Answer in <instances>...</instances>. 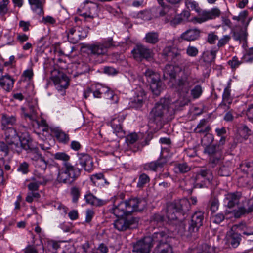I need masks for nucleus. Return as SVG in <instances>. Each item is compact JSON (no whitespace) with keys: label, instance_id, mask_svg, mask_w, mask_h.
I'll return each mask as SVG.
<instances>
[{"label":"nucleus","instance_id":"nucleus-1","mask_svg":"<svg viewBox=\"0 0 253 253\" xmlns=\"http://www.w3.org/2000/svg\"><path fill=\"white\" fill-rule=\"evenodd\" d=\"M176 76L177 72L174 66L166 65L163 71V78L164 79H169L171 82L175 81L173 85L180 92L188 93L191 86L198 82V79L187 66L183 68L182 74L177 80H176Z\"/></svg>","mask_w":253,"mask_h":253},{"label":"nucleus","instance_id":"nucleus-2","mask_svg":"<svg viewBox=\"0 0 253 253\" xmlns=\"http://www.w3.org/2000/svg\"><path fill=\"white\" fill-rule=\"evenodd\" d=\"M170 104L169 98H161L150 112V121L155 124L158 128H161L174 114V109Z\"/></svg>","mask_w":253,"mask_h":253},{"label":"nucleus","instance_id":"nucleus-3","mask_svg":"<svg viewBox=\"0 0 253 253\" xmlns=\"http://www.w3.org/2000/svg\"><path fill=\"white\" fill-rule=\"evenodd\" d=\"M54 158L65 161L63 166L59 169L57 180L59 183L72 184L80 175L81 169L67 162L70 157L65 153H56Z\"/></svg>","mask_w":253,"mask_h":253},{"label":"nucleus","instance_id":"nucleus-4","mask_svg":"<svg viewBox=\"0 0 253 253\" xmlns=\"http://www.w3.org/2000/svg\"><path fill=\"white\" fill-rule=\"evenodd\" d=\"M248 11L244 10L238 15V22H241L243 26L240 33H238V41L244 50V55L242 57V62H251L253 60V47L247 49V27L251 19H247Z\"/></svg>","mask_w":253,"mask_h":253},{"label":"nucleus","instance_id":"nucleus-5","mask_svg":"<svg viewBox=\"0 0 253 253\" xmlns=\"http://www.w3.org/2000/svg\"><path fill=\"white\" fill-rule=\"evenodd\" d=\"M151 14L154 18H161L165 23L169 22L170 25L173 27L183 21V18L180 15H175L174 9L168 6L153 7Z\"/></svg>","mask_w":253,"mask_h":253},{"label":"nucleus","instance_id":"nucleus-6","mask_svg":"<svg viewBox=\"0 0 253 253\" xmlns=\"http://www.w3.org/2000/svg\"><path fill=\"white\" fill-rule=\"evenodd\" d=\"M191 203L186 198L176 200L168 203L166 211V216L168 220H176L177 213L184 215L189 211Z\"/></svg>","mask_w":253,"mask_h":253},{"label":"nucleus","instance_id":"nucleus-7","mask_svg":"<svg viewBox=\"0 0 253 253\" xmlns=\"http://www.w3.org/2000/svg\"><path fill=\"white\" fill-rule=\"evenodd\" d=\"M171 238L164 231L153 234L154 245L156 244L155 252L158 253H172V249L169 244Z\"/></svg>","mask_w":253,"mask_h":253},{"label":"nucleus","instance_id":"nucleus-8","mask_svg":"<svg viewBox=\"0 0 253 253\" xmlns=\"http://www.w3.org/2000/svg\"><path fill=\"white\" fill-rule=\"evenodd\" d=\"M213 178L212 171L208 169H201L191 177L195 188H202L210 184Z\"/></svg>","mask_w":253,"mask_h":253},{"label":"nucleus","instance_id":"nucleus-9","mask_svg":"<svg viewBox=\"0 0 253 253\" xmlns=\"http://www.w3.org/2000/svg\"><path fill=\"white\" fill-rule=\"evenodd\" d=\"M144 75L150 84V89L153 94L157 96H159L165 87L160 80L159 74L150 69H147Z\"/></svg>","mask_w":253,"mask_h":253},{"label":"nucleus","instance_id":"nucleus-10","mask_svg":"<svg viewBox=\"0 0 253 253\" xmlns=\"http://www.w3.org/2000/svg\"><path fill=\"white\" fill-rule=\"evenodd\" d=\"M49 152L45 153L43 156L38 148L31 149L28 152V157L32 161L33 165L41 170L44 171L47 166L48 161L45 159V156H47Z\"/></svg>","mask_w":253,"mask_h":253},{"label":"nucleus","instance_id":"nucleus-11","mask_svg":"<svg viewBox=\"0 0 253 253\" xmlns=\"http://www.w3.org/2000/svg\"><path fill=\"white\" fill-rule=\"evenodd\" d=\"M114 46L113 39L111 38L103 42H97L89 44L87 46V48L92 55L98 57L106 55L108 49Z\"/></svg>","mask_w":253,"mask_h":253},{"label":"nucleus","instance_id":"nucleus-12","mask_svg":"<svg viewBox=\"0 0 253 253\" xmlns=\"http://www.w3.org/2000/svg\"><path fill=\"white\" fill-rule=\"evenodd\" d=\"M154 245L153 234L152 236H146L133 243V253H150Z\"/></svg>","mask_w":253,"mask_h":253},{"label":"nucleus","instance_id":"nucleus-13","mask_svg":"<svg viewBox=\"0 0 253 253\" xmlns=\"http://www.w3.org/2000/svg\"><path fill=\"white\" fill-rule=\"evenodd\" d=\"M97 5L91 1L86 0L82 4L78 9L80 16L85 19L90 18L93 19L97 15Z\"/></svg>","mask_w":253,"mask_h":253},{"label":"nucleus","instance_id":"nucleus-14","mask_svg":"<svg viewBox=\"0 0 253 253\" xmlns=\"http://www.w3.org/2000/svg\"><path fill=\"white\" fill-rule=\"evenodd\" d=\"M138 219L134 217L123 218V217L117 219L114 223V227L120 231H126L128 229H133L137 227Z\"/></svg>","mask_w":253,"mask_h":253},{"label":"nucleus","instance_id":"nucleus-15","mask_svg":"<svg viewBox=\"0 0 253 253\" xmlns=\"http://www.w3.org/2000/svg\"><path fill=\"white\" fill-rule=\"evenodd\" d=\"M181 50L171 46L166 47L163 51V55L167 61L176 64H181L183 59L181 54Z\"/></svg>","mask_w":253,"mask_h":253},{"label":"nucleus","instance_id":"nucleus-16","mask_svg":"<svg viewBox=\"0 0 253 253\" xmlns=\"http://www.w3.org/2000/svg\"><path fill=\"white\" fill-rule=\"evenodd\" d=\"M88 28L75 27L69 29L67 37L69 41L73 43H77L81 39L86 38Z\"/></svg>","mask_w":253,"mask_h":253},{"label":"nucleus","instance_id":"nucleus-17","mask_svg":"<svg viewBox=\"0 0 253 253\" xmlns=\"http://www.w3.org/2000/svg\"><path fill=\"white\" fill-rule=\"evenodd\" d=\"M134 58L137 61L145 59L149 60L153 58V51L142 44H137L131 51Z\"/></svg>","mask_w":253,"mask_h":253},{"label":"nucleus","instance_id":"nucleus-18","mask_svg":"<svg viewBox=\"0 0 253 253\" xmlns=\"http://www.w3.org/2000/svg\"><path fill=\"white\" fill-rule=\"evenodd\" d=\"M112 210L113 214L118 217H122L131 213L130 208L128 206L127 200L120 201L115 200Z\"/></svg>","mask_w":253,"mask_h":253},{"label":"nucleus","instance_id":"nucleus-19","mask_svg":"<svg viewBox=\"0 0 253 253\" xmlns=\"http://www.w3.org/2000/svg\"><path fill=\"white\" fill-rule=\"evenodd\" d=\"M204 220V213L201 211L195 212L191 216L188 231L190 234L197 232L202 226Z\"/></svg>","mask_w":253,"mask_h":253},{"label":"nucleus","instance_id":"nucleus-20","mask_svg":"<svg viewBox=\"0 0 253 253\" xmlns=\"http://www.w3.org/2000/svg\"><path fill=\"white\" fill-rule=\"evenodd\" d=\"M124 119L125 117L123 115H115L110 122L114 133L120 137H123L125 134L122 125Z\"/></svg>","mask_w":253,"mask_h":253},{"label":"nucleus","instance_id":"nucleus-21","mask_svg":"<svg viewBox=\"0 0 253 253\" xmlns=\"http://www.w3.org/2000/svg\"><path fill=\"white\" fill-rule=\"evenodd\" d=\"M220 14V10L218 8H215L209 11H203L201 13L199 14V17H194V20L197 22L201 23L208 20L213 19L216 17H218Z\"/></svg>","mask_w":253,"mask_h":253},{"label":"nucleus","instance_id":"nucleus-22","mask_svg":"<svg viewBox=\"0 0 253 253\" xmlns=\"http://www.w3.org/2000/svg\"><path fill=\"white\" fill-rule=\"evenodd\" d=\"M127 201L128 206L130 208L131 213L133 212L143 211L147 205L146 201L142 198H130Z\"/></svg>","mask_w":253,"mask_h":253},{"label":"nucleus","instance_id":"nucleus-23","mask_svg":"<svg viewBox=\"0 0 253 253\" xmlns=\"http://www.w3.org/2000/svg\"><path fill=\"white\" fill-rule=\"evenodd\" d=\"M53 81L58 91H62L66 89L69 84V79L64 74H59L53 78Z\"/></svg>","mask_w":253,"mask_h":253},{"label":"nucleus","instance_id":"nucleus-24","mask_svg":"<svg viewBox=\"0 0 253 253\" xmlns=\"http://www.w3.org/2000/svg\"><path fill=\"white\" fill-rule=\"evenodd\" d=\"M226 244L230 248L237 247V225H233L227 232L226 236Z\"/></svg>","mask_w":253,"mask_h":253},{"label":"nucleus","instance_id":"nucleus-25","mask_svg":"<svg viewBox=\"0 0 253 253\" xmlns=\"http://www.w3.org/2000/svg\"><path fill=\"white\" fill-rule=\"evenodd\" d=\"M78 158L80 164L85 171L90 172L93 169V161L91 158L86 154H79Z\"/></svg>","mask_w":253,"mask_h":253},{"label":"nucleus","instance_id":"nucleus-26","mask_svg":"<svg viewBox=\"0 0 253 253\" xmlns=\"http://www.w3.org/2000/svg\"><path fill=\"white\" fill-rule=\"evenodd\" d=\"M167 163L166 159L160 158L155 161H152L143 165V169L146 170L156 171L159 168H162Z\"/></svg>","mask_w":253,"mask_h":253},{"label":"nucleus","instance_id":"nucleus-27","mask_svg":"<svg viewBox=\"0 0 253 253\" xmlns=\"http://www.w3.org/2000/svg\"><path fill=\"white\" fill-rule=\"evenodd\" d=\"M84 199L86 203L96 207L101 206L106 204L105 200L97 198L90 192L84 195Z\"/></svg>","mask_w":253,"mask_h":253},{"label":"nucleus","instance_id":"nucleus-28","mask_svg":"<svg viewBox=\"0 0 253 253\" xmlns=\"http://www.w3.org/2000/svg\"><path fill=\"white\" fill-rule=\"evenodd\" d=\"M145 94L143 90L139 91L135 95L133 98L131 99V106L135 108L138 109L141 108L143 104L145 98Z\"/></svg>","mask_w":253,"mask_h":253},{"label":"nucleus","instance_id":"nucleus-29","mask_svg":"<svg viewBox=\"0 0 253 253\" xmlns=\"http://www.w3.org/2000/svg\"><path fill=\"white\" fill-rule=\"evenodd\" d=\"M16 117L15 115H9L6 114H2L1 116V128L7 129L9 126H13L16 124Z\"/></svg>","mask_w":253,"mask_h":253},{"label":"nucleus","instance_id":"nucleus-30","mask_svg":"<svg viewBox=\"0 0 253 253\" xmlns=\"http://www.w3.org/2000/svg\"><path fill=\"white\" fill-rule=\"evenodd\" d=\"M64 244L65 243L63 242L51 241L48 243V246L55 250L56 253H69L67 250L69 249V247H71V246L68 245L67 247Z\"/></svg>","mask_w":253,"mask_h":253},{"label":"nucleus","instance_id":"nucleus-31","mask_svg":"<svg viewBox=\"0 0 253 253\" xmlns=\"http://www.w3.org/2000/svg\"><path fill=\"white\" fill-rule=\"evenodd\" d=\"M243 172L244 174H248L253 176V161H244L240 164L238 168V173Z\"/></svg>","mask_w":253,"mask_h":253},{"label":"nucleus","instance_id":"nucleus-32","mask_svg":"<svg viewBox=\"0 0 253 253\" xmlns=\"http://www.w3.org/2000/svg\"><path fill=\"white\" fill-rule=\"evenodd\" d=\"M14 80L8 74L4 75L0 80V86L7 91H9L13 87Z\"/></svg>","mask_w":253,"mask_h":253},{"label":"nucleus","instance_id":"nucleus-33","mask_svg":"<svg viewBox=\"0 0 253 253\" xmlns=\"http://www.w3.org/2000/svg\"><path fill=\"white\" fill-rule=\"evenodd\" d=\"M2 130L5 131V139L8 144H11L14 141H17L19 138L16 130L13 128L9 127Z\"/></svg>","mask_w":253,"mask_h":253},{"label":"nucleus","instance_id":"nucleus-34","mask_svg":"<svg viewBox=\"0 0 253 253\" xmlns=\"http://www.w3.org/2000/svg\"><path fill=\"white\" fill-rule=\"evenodd\" d=\"M90 178L93 185L96 186L101 187L105 185H108L109 184V183L104 178V175L101 173L92 175Z\"/></svg>","mask_w":253,"mask_h":253},{"label":"nucleus","instance_id":"nucleus-35","mask_svg":"<svg viewBox=\"0 0 253 253\" xmlns=\"http://www.w3.org/2000/svg\"><path fill=\"white\" fill-rule=\"evenodd\" d=\"M200 33V31L196 29H189L184 32L181 37L188 41H194L199 37Z\"/></svg>","mask_w":253,"mask_h":253},{"label":"nucleus","instance_id":"nucleus-36","mask_svg":"<svg viewBox=\"0 0 253 253\" xmlns=\"http://www.w3.org/2000/svg\"><path fill=\"white\" fill-rule=\"evenodd\" d=\"M224 203L228 208H233L237 204V195L235 193H229L226 194Z\"/></svg>","mask_w":253,"mask_h":253},{"label":"nucleus","instance_id":"nucleus-37","mask_svg":"<svg viewBox=\"0 0 253 253\" xmlns=\"http://www.w3.org/2000/svg\"><path fill=\"white\" fill-rule=\"evenodd\" d=\"M246 205L238 208V217L240 215L253 211V198L245 202Z\"/></svg>","mask_w":253,"mask_h":253},{"label":"nucleus","instance_id":"nucleus-38","mask_svg":"<svg viewBox=\"0 0 253 253\" xmlns=\"http://www.w3.org/2000/svg\"><path fill=\"white\" fill-rule=\"evenodd\" d=\"M32 10L36 14L41 15L43 13L42 0H28Z\"/></svg>","mask_w":253,"mask_h":253},{"label":"nucleus","instance_id":"nucleus-39","mask_svg":"<svg viewBox=\"0 0 253 253\" xmlns=\"http://www.w3.org/2000/svg\"><path fill=\"white\" fill-rule=\"evenodd\" d=\"M159 35L157 32H149L147 33L144 38V41L148 43L155 44L159 41Z\"/></svg>","mask_w":253,"mask_h":253},{"label":"nucleus","instance_id":"nucleus-40","mask_svg":"<svg viewBox=\"0 0 253 253\" xmlns=\"http://www.w3.org/2000/svg\"><path fill=\"white\" fill-rule=\"evenodd\" d=\"M10 148L14 151L17 153H20L22 149H27L29 148L28 145L23 144L19 138L18 139L17 141H13L11 144H8Z\"/></svg>","mask_w":253,"mask_h":253},{"label":"nucleus","instance_id":"nucleus-41","mask_svg":"<svg viewBox=\"0 0 253 253\" xmlns=\"http://www.w3.org/2000/svg\"><path fill=\"white\" fill-rule=\"evenodd\" d=\"M92 93L94 97L101 98L102 94H104L108 90V87L100 84L92 85Z\"/></svg>","mask_w":253,"mask_h":253},{"label":"nucleus","instance_id":"nucleus-42","mask_svg":"<svg viewBox=\"0 0 253 253\" xmlns=\"http://www.w3.org/2000/svg\"><path fill=\"white\" fill-rule=\"evenodd\" d=\"M210 130L209 126L206 125V121L203 119L200 121L199 123L197 125L196 127L194 129V131L197 133H207Z\"/></svg>","mask_w":253,"mask_h":253},{"label":"nucleus","instance_id":"nucleus-43","mask_svg":"<svg viewBox=\"0 0 253 253\" xmlns=\"http://www.w3.org/2000/svg\"><path fill=\"white\" fill-rule=\"evenodd\" d=\"M53 133L59 142L66 143L69 141V137L68 134L59 129H54Z\"/></svg>","mask_w":253,"mask_h":253},{"label":"nucleus","instance_id":"nucleus-44","mask_svg":"<svg viewBox=\"0 0 253 253\" xmlns=\"http://www.w3.org/2000/svg\"><path fill=\"white\" fill-rule=\"evenodd\" d=\"M241 177L242 178L240 179V181H238V183H241L242 186H246L248 188H253V176L248 174H244V175Z\"/></svg>","mask_w":253,"mask_h":253},{"label":"nucleus","instance_id":"nucleus-45","mask_svg":"<svg viewBox=\"0 0 253 253\" xmlns=\"http://www.w3.org/2000/svg\"><path fill=\"white\" fill-rule=\"evenodd\" d=\"M232 99L230 97V91L228 87H225L224 89V92L222 95V102L219 105V106L222 107L226 106V103L230 104Z\"/></svg>","mask_w":253,"mask_h":253},{"label":"nucleus","instance_id":"nucleus-46","mask_svg":"<svg viewBox=\"0 0 253 253\" xmlns=\"http://www.w3.org/2000/svg\"><path fill=\"white\" fill-rule=\"evenodd\" d=\"M221 150V148L219 145H206L204 149V153L208 154L209 155H212L219 152Z\"/></svg>","mask_w":253,"mask_h":253},{"label":"nucleus","instance_id":"nucleus-47","mask_svg":"<svg viewBox=\"0 0 253 253\" xmlns=\"http://www.w3.org/2000/svg\"><path fill=\"white\" fill-rule=\"evenodd\" d=\"M29 111H27L24 107H22V114L25 118H28L30 120H33L34 119V115H35L36 111L34 108L32 106H29Z\"/></svg>","mask_w":253,"mask_h":253},{"label":"nucleus","instance_id":"nucleus-48","mask_svg":"<svg viewBox=\"0 0 253 253\" xmlns=\"http://www.w3.org/2000/svg\"><path fill=\"white\" fill-rule=\"evenodd\" d=\"M80 189L77 186H73L70 189V193L72 197V201L77 203L80 196Z\"/></svg>","mask_w":253,"mask_h":253},{"label":"nucleus","instance_id":"nucleus-49","mask_svg":"<svg viewBox=\"0 0 253 253\" xmlns=\"http://www.w3.org/2000/svg\"><path fill=\"white\" fill-rule=\"evenodd\" d=\"M185 5L189 10H195L197 12H200V7L198 4L195 1L191 0H186Z\"/></svg>","mask_w":253,"mask_h":253},{"label":"nucleus","instance_id":"nucleus-50","mask_svg":"<svg viewBox=\"0 0 253 253\" xmlns=\"http://www.w3.org/2000/svg\"><path fill=\"white\" fill-rule=\"evenodd\" d=\"M232 169L228 166L223 165L220 167L217 173L220 176H229L231 174Z\"/></svg>","mask_w":253,"mask_h":253},{"label":"nucleus","instance_id":"nucleus-51","mask_svg":"<svg viewBox=\"0 0 253 253\" xmlns=\"http://www.w3.org/2000/svg\"><path fill=\"white\" fill-rule=\"evenodd\" d=\"M150 181V178L145 173H142L139 175L138 181L137 185L138 187H142L144 185L148 183Z\"/></svg>","mask_w":253,"mask_h":253},{"label":"nucleus","instance_id":"nucleus-52","mask_svg":"<svg viewBox=\"0 0 253 253\" xmlns=\"http://www.w3.org/2000/svg\"><path fill=\"white\" fill-rule=\"evenodd\" d=\"M202 92V87L199 85H197L191 90V94L193 98L196 99L201 96Z\"/></svg>","mask_w":253,"mask_h":253},{"label":"nucleus","instance_id":"nucleus-53","mask_svg":"<svg viewBox=\"0 0 253 253\" xmlns=\"http://www.w3.org/2000/svg\"><path fill=\"white\" fill-rule=\"evenodd\" d=\"M201 253H216V249L214 247L204 244L201 246Z\"/></svg>","mask_w":253,"mask_h":253},{"label":"nucleus","instance_id":"nucleus-54","mask_svg":"<svg viewBox=\"0 0 253 253\" xmlns=\"http://www.w3.org/2000/svg\"><path fill=\"white\" fill-rule=\"evenodd\" d=\"M33 180L36 181V182H38V183H39L40 185H45L48 181V180L46 177L40 173L36 174L33 178Z\"/></svg>","mask_w":253,"mask_h":253},{"label":"nucleus","instance_id":"nucleus-55","mask_svg":"<svg viewBox=\"0 0 253 253\" xmlns=\"http://www.w3.org/2000/svg\"><path fill=\"white\" fill-rule=\"evenodd\" d=\"M214 138L212 135L210 133H206L205 136L201 139V143L206 146L210 144L213 141Z\"/></svg>","mask_w":253,"mask_h":253},{"label":"nucleus","instance_id":"nucleus-56","mask_svg":"<svg viewBox=\"0 0 253 253\" xmlns=\"http://www.w3.org/2000/svg\"><path fill=\"white\" fill-rule=\"evenodd\" d=\"M8 154V148L7 145L3 142L0 141V155L2 159Z\"/></svg>","mask_w":253,"mask_h":253},{"label":"nucleus","instance_id":"nucleus-57","mask_svg":"<svg viewBox=\"0 0 253 253\" xmlns=\"http://www.w3.org/2000/svg\"><path fill=\"white\" fill-rule=\"evenodd\" d=\"M9 2V0H2L0 2V15H3L7 12V5Z\"/></svg>","mask_w":253,"mask_h":253},{"label":"nucleus","instance_id":"nucleus-58","mask_svg":"<svg viewBox=\"0 0 253 253\" xmlns=\"http://www.w3.org/2000/svg\"><path fill=\"white\" fill-rule=\"evenodd\" d=\"M239 135L243 139L246 140L250 135V130L247 126H244L240 129Z\"/></svg>","mask_w":253,"mask_h":253},{"label":"nucleus","instance_id":"nucleus-59","mask_svg":"<svg viewBox=\"0 0 253 253\" xmlns=\"http://www.w3.org/2000/svg\"><path fill=\"white\" fill-rule=\"evenodd\" d=\"M43 250L42 246H39V249L37 247L32 245L27 246L24 250V253H39V250Z\"/></svg>","mask_w":253,"mask_h":253},{"label":"nucleus","instance_id":"nucleus-60","mask_svg":"<svg viewBox=\"0 0 253 253\" xmlns=\"http://www.w3.org/2000/svg\"><path fill=\"white\" fill-rule=\"evenodd\" d=\"M210 209L212 212H215L218 209L219 201L217 199L214 198L211 200L210 202Z\"/></svg>","mask_w":253,"mask_h":253},{"label":"nucleus","instance_id":"nucleus-61","mask_svg":"<svg viewBox=\"0 0 253 253\" xmlns=\"http://www.w3.org/2000/svg\"><path fill=\"white\" fill-rule=\"evenodd\" d=\"M104 95L106 99L114 101L115 102H117V95L114 93L113 91L110 90L108 88V90L106 92H104Z\"/></svg>","mask_w":253,"mask_h":253},{"label":"nucleus","instance_id":"nucleus-62","mask_svg":"<svg viewBox=\"0 0 253 253\" xmlns=\"http://www.w3.org/2000/svg\"><path fill=\"white\" fill-rule=\"evenodd\" d=\"M164 220V216L158 214L156 213L152 216L151 217V224H155L161 223Z\"/></svg>","mask_w":253,"mask_h":253},{"label":"nucleus","instance_id":"nucleus-63","mask_svg":"<svg viewBox=\"0 0 253 253\" xmlns=\"http://www.w3.org/2000/svg\"><path fill=\"white\" fill-rule=\"evenodd\" d=\"M230 39V37L228 35L224 36L221 39L218 40L217 46L218 47H221L224 46L228 42Z\"/></svg>","mask_w":253,"mask_h":253},{"label":"nucleus","instance_id":"nucleus-64","mask_svg":"<svg viewBox=\"0 0 253 253\" xmlns=\"http://www.w3.org/2000/svg\"><path fill=\"white\" fill-rule=\"evenodd\" d=\"M225 218L224 215L222 213H218L212 217V220L214 223L220 224Z\"/></svg>","mask_w":253,"mask_h":253}]
</instances>
